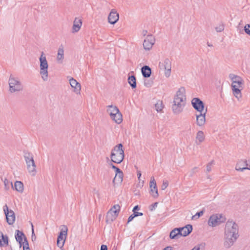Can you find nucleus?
<instances>
[{
    "label": "nucleus",
    "mask_w": 250,
    "mask_h": 250,
    "mask_svg": "<svg viewBox=\"0 0 250 250\" xmlns=\"http://www.w3.org/2000/svg\"><path fill=\"white\" fill-rule=\"evenodd\" d=\"M239 236L237 224L232 221H228L225 227L224 246L227 249L230 248L236 241Z\"/></svg>",
    "instance_id": "nucleus-1"
},
{
    "label": "nucleus",
    "mask_w": 250,
    "mask_h": 250,
    "mask_svg": "<svg viewBox=\"0 0 250 250\" xmlns=\"http://www.w3.org/2000/svg\"><path fill=\"white\" fill-rule=\"evenodd\" d=\"M186 90L184 87H181L173 98L171 108L174 114H179L181 113L186 105Z\"/></svg>",
    "instance_id": "nucleus-2"
},
{
    "label": "nucleus",
    "mask_w": 250,
    "mask_h": 250,
    "mask_svg": "<svg viewBox=\"0 0 250 250\" xmlns=\"http://www.w3.org/2000/svg\"><path fill=\"white\" fill-rule=\"evenodd\" d=\"M125 157L123 146L119 144L115 146L111 150L110 158L111 161L117 164H120Z\"/></svg>",
    "instance_id": "nucleus-3"
},
{
    "label": "nucleus",
    "mask_w": 250,
    "mask_h": 250,
    "mask_svg": "<svg viewBox=\"0 0 250 250\" xmlns=\"http://www.w3.org/2000/svg\"><path fill=\"white\" fill-rule=\"evenodd\" d=\"M40 75L42 79L44 81H46L48 79V64L46 58V56L43 52H42L39 58Z\"/></svg>",
    "instance_id": "nucleus-4"
},
{
    "label": "nucleus",
    "mask_w": 250,
    "mask_h": 250,
    "mask_svg": "<svg viewBox=\"0 0 250 250\" xmlns=\"http://www.w3.org/2000/svg\"><path fill=\"white\" fill-rule=\"evenodd\" d=\"M8 83L9 85V91L11 93L22 91L23 89L22 84L18 78L10 76L9 79Z\"/></svg>",
    "instance_id": "nucleus-5"
},
{
    "label": "nucleus",
    "mask_w": 250,
    "mask_h": 250,
    "mask_svg": "<svg viewBox=\"0 0 250 250\" xmlns=\"http://www.w3.org/2000/svg\"><path fill=\"white\" fill-rule=\"evenodd\" d=\"M225 221L226 219L222 214L219 213L213 214L209 217L208 224L209 227H215L225 222Z\"/></svg>",
    "instance_id": "nucleus-6"
},
{
    "label": "nucleus",
    "mask_w": 250,
    "mask_h": 250,
    "mask_svg": "<svg viewBox=\"0 0 250 250\" xmlns=\"http://www.w3.org/2000/svg\"><path fill=\"white\" fill-rule=\"evenodd\" d=\"M159 66L161 69L165 70V75L168 78L171 75V62L168 58H165L162 62H160Z\"/></svg>",
    "instance_id": "nucleus-7"
},
{
    "label": "nucleus",
    "mask_w": 250,
    "mask_h": 250,
    "mask_svg": "<svg viewBox=\"0 0 250 250\" xmlns=\"http://www.w3.org/2000/svg\"><path fill=\"white\" fill-rule=\"evenodd\" d=\"M67 228L64 226L61 229L57 238V245L58 247L62 249L64 244L67 234Z\"/></svg>",
    "instance_id": "nucleus-8"
},
{
    "label": "nucleus",
    "mask_w": 250,
    "mask_h": 250,
    "mask_svg": "<svg viewBox=\"0 0 250 250\" xmlns=\"http://www.w3.org/2000/svg\"><path fill=\"white\" fill-rule=\"evenodd\" d=\"M3 211L6 216V221L9 225H12L15 221V214L14 212L9 209L7 205L3 206Z\"/></svg>",
    "instance_id": "nucleus-9"
},
{
    "label": "nucleus",
    "mask_w": 250,
    "mask_h": 250,
    "mask_svg": "<svg viewBox=\"0 0 250 250\" xmlns=\"http://www.w3.org/2000/svg\"><path fill=\"white\" fill-rule=\"evenodd\" d=\"M120 210V206L118 205L113 206L107 213V218L109 220L113 221L116 219Z\"/></svg>",
    "instance_id": "nucleus-10"
},
{
    "label": "nucleus",
    "mask_w": 250,
    "mask_h": 250,
    "mask_svg": "<svg viewBox=\"0 0 250 250\" xmlns=\"http://www.w3.org/2000/svg\"><path fill=\"white\" fill-rule=\"evenodd\" d=\"M191 104L194 108L200 112H204V104L198 98H194L191 101Z\"/></svg>",
    "instance_id": "nucleus-11"
},
{
    "label": "nucleus",
    "mask_w": 250,
    "mask_h": 250,
    "mask_svg": "<svg viewBox=\"0 0 250 250\" xmlns=\"http://www.w3.org/2000/svg\"><path fill=\"white\" fill-rule=\"evenodd\" d=\"M155 38L151 35H148L145 39L143 43V46L145 50H149L155 43Z\"/></svg>",
    "instance_id": "nucleus-12"
},
{
    "label": "nucleus",
    "mask_w": 250,
    "mask_h": 250,
    "mask_svg": "<svg viewBox=\"0 0 250 250\" xmlns=\"http://www.w3.org/2000/svg\"><path fill=\"white\" fill-rule=\"evenodd\" d=\"M229 78L232 81V87H233L235 85L239 86V87H242L243 80L240 76L233 74H230L229 75Z\"/></svg>",
    "instance_id": "nucleus-13"
},
{
    "label": "nucleus",
    "mask_w": 250,
    "mask_h": 250,
    "mask_svg": "<svg viewBox=\"0 0 250 250\" xmlns=\"http://www.w3.org/2000/svg\"><path fill=\"white\" fill-rule=\"evenodd\" d=\"M207 112V109H206L203 112H200L196 114V124L199 126H203L206 123V115Z\"/></svg>",
    "instance_id": "nucleus-14"
},
{
    "label": "nucleus",
    "mask_w": 250,
    "mask_h": 250,
    "mask_svg": "<svg viewBox=\"0 0 250 250\" xmlns=\"http://www.w3.org/2000/svg\"><path fill=\"white\" fill-rule=\"evenodd\" d=\"M149 186L150 188V192L152 196L154 198L158 197L159 194L158 193L156 182L154 177H151Z\"/></svg>",
    "instance_id": "nucleus-15"
},
{
    "label": "nucleus",
    "mask_w": 250,
    "mask_h": 250,
    "mask_svg": "<svg viewBox=\"0 0 250 250\" xmlns=\"http://www.w3.org/2000/svg\"><path fill=\"white\" fill-rule=\"evenodd\" d=\"M119 14L115 9H112L108 17V21L111 24H115L119 20Z\"/></svg>",
    "instance_id": "nucleus-16"
},
{
    "label": "nucleus",
    "mask_w": 250,
    "mask_h": 250,
    "mask_svg": "<svg viewBox=\"0 0 250 250\" xmlns=\"http://www.w3.org/2000/svg\"><path fill=\"white\" fill-rule=\"evenodd\" d=\"M69 83L71 87L74 88V92L76 94H80L81 90V84L73 78L69 79Z\"/></svg>",
    "instance_id": "nucleus-17"
},
{
    "label": "nucleus",
    "mask_w": 250,
    "mask_h": 250,
    "mask_svg": "<svg viewBox=\"0 0 250 250\" xmlns=\"http://www.w3.org/2000/svg\"><path fill=\"white\" fill-rule=\"evenodd\" d=\"M248 164L246 160H240L238 161L236 165L235 169L237 171H243L245 169L250 170V167H249L247 166Z\"/></svg>",
    "instance_id": "nucleus-18"
},
{
    "label": "nucleus",
    "mask_w": 250,
    "mask_h": 250,
    "mask_svg": "<svg viewBox=\"0 0 250 250\" xmlns=\"http://www.w3.org/2000/svg\"><path fill=\"white\" fill-rule=\"evenodd\" d=\"M28 172L32 175L35 176L36 173V166L34 160H32L26 163Z\"/></svg>",
    "instance_id": "nucleus-19"
},
{
    "label": "nucleus",
    "mask_w": 250,
    "mask_h": 250,
    "mask_svg": "<svg viewBox=\"0 0 250 250\" xmlns=\"http://www.w3.org/2000/svg\"><path fill=\"white\" fill-rule=\"evenodd\" d=\"M180 232L181 233V236H187L192 230V226L191 225H187L183 228H179Z\"/></svg>",
    "instance_id": "nucleus-20"
},
{
    "label": "nucleus",
    "mask_w": 250,
    "mask_h": 250,
    "mask_svg": "<svg viewBox=\"0 0 250 250\" xmlns=\"http://www.w3.org/2000/svg\"><path fill=\"white\" fill-rule=\"evenodd\" d=\"M64 47L63 45H60L58 49L57 56V60L59 63H62L64 59Z\"/></svg>",
    "instance_id": "nucleus-21"
},
{
    "label": "nucleus",
    "mask_w": 250,
    "mask_h": 250,
    "mask_svg": "<svg viewBox=\"0 0 250 250\" xmlns=\"http://www.w3.org/2000/svg\"><path fill=\"white\" fill-rule=\"evenodd\" d=\"M205 139V135L202 130L198 131L196 135L195 143L197 145H200L203 143Z\"/></svg>",
    "instance_id": "nucleus-22"
},
{
    "label": "nucleus",
    "mask_w": 250,
    "mask_h": 250,
    "mask_svg": "<svg viewBox=\"0 0 250 250\" xmlns=\"http://www.w3.org/2000/svg\"><path fill=\"white\" fill-rule=\"evenodd\" d=\"M82 25V20L79 18H75L74 22L72 27L73 31L72 32H78Z\"/></svg>",
    "instance_id": "nucleus-23"
},
{
    "label": "nucleus",
    "mask_w": 250,
    "mask_h": 250,
    "mask_svg": "<svg viewBox=\"0 0 250 250\" xmlns=\"http://www.w3.org/2000/svg\"><path fill=\"white\" fill-rule=\"evenodd\" d=\"M8 245V237L6 235H4L0 231V247H2Z\"/></svg>",
    "instance_id": "nucleus-24"
},
{
    "label": "nucleus",
    "mask_w": 250,
    "mask_h": 250,
    "mask_svg": "<svg viewBox=\"0 0 250 250\" xmlns=\"http://www.w3.org/2000/svg\"><path fill=\"white\" fill-rule=\"evenodd\" d=\"M110 117L113 121L118 124L121 123L123 121L122 115L119 110L117 113L115 112L113 115L110 116Z\"/></svg>",
    "instance_id": "nucleus-25"
},
{
    "label": "nucleus",
    "mask_w": 250,
    "mask_h": 250,
    "mask_svg": "<svg viewBox=\"0 0 250 250\" xmlns=\"http://www.w3.org/2000/svg\"><path fill=\"white\" fill-rule=\"evenodd\" d=\"M180 229L175 228L171 231L169 234V237L171 239H176L181 236V233L180 232Z\"/></svg>",
    "instance_id": "nucleus-26"
},
{
    "label": "nucleus",
    "mask_w": 250,
    "mask_h": 250,
    "mask_svg": "<svg viewBox=\"0 0 250 250\" xmlns=\"http://www.w3.org/2000/svg\"><path fill=\"white\" fill-rule=\"evenodd\" d=\"M141 72L144 78H148L151 74V68L147 65H145L141 68Z\"/></svg>",
    "instance_id": "nucleus-27"
},
{
    "label": "nucleus",
    "mask_w": 250,
    "mask_h": 250,
    "mask_svg": "<svg viewBox=\"0 0 250 250\" xmlns=\"http://www.w3.org/2000/svg\"><path fill=\"white\" fill-rule=\"evenodd\" d=\"M15 236V239L18 242L22 241L23 240L24 241V238L26 237L23 232L19 230H16Z\"/></svg>",
    "instance_id": "nucleus-28"
},
{
    "label": "nucleus",
    "mask_w": 250,
    "mask_h": 250,
    "mask_svg": "<svg viewBox=\"0 0 250 250\" xmlns=\"http://www.w3.org/2000/svg\"><path fill=\"white\" fill-rule=\"evenodd\" d=\"M240 88L235 85L232 87L233 95L238 100L242 97Z\"/></svg>",
    "instance_id": "nucleus-29"
},
{
    "label": "nucleus",
    "mask_w": 250,
    "mask_h": 250,
    "mask_svg": "<svg viewBox=\"0 0 250 250\" xmlns=\"http://www.w3.org/2000/svg\"><path fill=\"white\" fill-rule=\"evenodd\" d=\"M107 107V112L109 114L110 116L113 115L115 112L117 113L119 110L116 106L113 105H108Z\"/></svg>",
    "instance_id": "nucleus-30"
},
{
    "label": "nucleus",
    "mask_w": 250,
    "mask_h": 250,
    "mask_svg": "<svg viewBox=\"0 0 250 250\" xmlns=\"http://www.w3.org/2000/svg\"><path fill=\"white\" fill-rule=\"evenodd\" d=\"M14 188L17 191L20 193H22L24 189L23 184L21 181H16L15 183Z\"/></svg>",
    "instance_id": "nucleus-31"
},
{
    "label": "nucleus",
    "mask_w": 250,
    "mask_h": 250,
    "mask_svg": "<svg viewBox=\"0 0 250 250\" xmlns=\"http://www.w3.org/2000/svg\"><path fill=\"white\" fill-rule=\"evenodd\" d=\"M128 83L132 88H135L136 87V80L135 76H129L128 78Z\"/></svg>",
    "instance_id": "nucleus-32"
},
{
    "label": "nucleus",
    "mask_w": 250,
    "mask_h": 250,
    "mask_svg": "<svg viewBox=\"0 0 250 250\" xmlns=\"http://www.w3.org/2000/svg\"><path fill=\"white\" fill-rule=\"evenodd\" d=\"M123 179V173L122 171H120L119 173H116L115 176L113 180V183L117 181L118 183H121Z\"/></svg>",
    "instance_id": "nucleus-33"
},
{
    "label": "nucleus",
    "mask_w": 250,
    "mask_h": 250,
    "mask_svg": "<svg viewBox=\"0 0 250 250\" xmlns=\"http://www.w3.org/2000/svg\"><path fill=\"white\" fill-rule=\"evenodd\" d=\"M24 159L26 162V163L34 160L33 155L31 153H30L28 152H24Z\"/></svg>",
    "instance_id": "nucleus-34"
},
{
    "label": "nucleus",
    "mask_w": 250,
    "mask_h": 250,
    "mask_svg": "<svg viewBox=\"0 0 250 250\" xmlns=\"http://www.w3.org/2000/svg\"><path fill=\"white\" fill-rule=\"evenodd\" d=\"M155 108L157 112L162 111L164 108V105L162 101L159 100L155 104Z\"/></svg>",
    "instance_id": "nucleus-35"
},
{
    "label": "nucleus",
    "mask_w": 250,
    "mask_h": 250,
    "mask_svg": "<svg viewBox=\"0 0 250 250\" xmlns=\"http://www.w3.org/2000/svg\"><path fill=\"white\" fill-rule=\"evenodd\" d=\"M3 183L4 185V188L6 190L9 189L10 187L14 188L12 182L9 181L7 179L5 178L3 181Z\"/></svg>",
    "instance_id": "nucleus-36"
},
{
    "label": "nucleus",
    "mask_w": 250,
    "mask_h": 250,
    "mask_svg": "<svg viewBox=\"0 0 250 250\" xmlns=\"http://www.w3.org/2000/svg\"><path fill=\"white\" fill-rule=\"evenodd\" d=\"M204 213V210L203 209L201 211L198 212L196 213L195 215H193L192 217V219H197L199 218L200 216H202Z\"/></svg>",
    "instance_id": "nucleus-37"
},
{
    "label": "nucleus",
    "mask_w": 250,
    "mask_h": 250,
    "mask_svg": "<svg viewBox=\"0 0 250 250\" xmlns=\"http://www.w3.org/2000/svg\"><path fill=\"white\" fill-rule=\"evenodd\" d=\"M224 30V26L223 24H219L215 27V30L217 32H221Z\"/></svg>",
    "instance_id": "nucleus-38"
},
{
    "label": "nucleus",
    "mask_w": 250,
    "mask_h": 250,
    "mask_svg": "<svg viewBox=\"0 0 250 250\" xmlns=\"http://www.w3.org/2000/svg\"><path fill=\"white\" fill-rule=\"evenodd\" d=\"M214 164V161H211L210 162H209L207 166V169L206 171L207 172H209L211 170V166Z\"/></svg>",
    "instance_id": "nucleus-39"
},
{
    "label": "nucleus",
    "mask_w": 250,
    "mask_h": 250,
    "mask_svg": "<svg viewBox=\"0 0 250 250\" xmlns=\"http://www.w3.org/2000/svg\"><path fill=\"white\" fill-rule=\"evenodd\" d=\"M153 82L149 80H146L144 82V85L147 87H151L152 85Z\"/></svg>",
    "instance_id": "nucleus-40"
},
{
    "label": "nucleus",
    "mask_w": 250,
    "mask_h": 250,
    "mask_svg": "<svg viewBox=\"0 0 250 250\" xmlns=\"http://www.w3.org/2000/svg\"><path fill=\"white\" fill-rule=\"evenodd\" d=\"M168 186V182L167 180H164L162 185V189L165 190Z\"/></svg>",
    "instance_id": "nucleus-41"
},
{
    "label": "nucleus",
    "mask_w": 250,
    "mask_h": 250,
    "mask_svg": "<svg viewBox=\"0 0 250 250\" xmlns=\"http://www.w3.org/2000/svg\"><path fill=\"white\" fill-rule=\"evenodd\" d=\"M244 30L245 32L250 36V24H246L244 27Z\"/></svg>",
    "instance_id": "nucleus-42"
},
{
    "label": "nucleus",
    "mask_w": 250,
    "mask_h": 250,
    "mask_svg": "<svg viewBox=\"0 0 250 250\" xmlns=\"http://www.w3.org/2000/svg\"><path fill=\"white\" fill-rule=\"evenodd\" d=\"M197 167H193L191 171L189 172V176L190 177L193 176L194 173H195L197 171Z\"/></svg>",
    "instance_id": "nucleus-43"
},
{
    "label": "nucleus",
    "mask_w": 250,
    "mask_h": 250,
    "mask_svg": "<svg viewBox=\"0 0 250 250\" xmlns=\"http://www.w3.org/2000/svg\"><path fill=\"white\" fill-rule=\"evenodd\" d=\"M23 249L25 248H29L28 241L26 237L24 238V241L22 243Z\"/></svg>",
    "instance_id": "nucleus-44"
},
{
    "label": "nucleus",
    "mask_w": 250,
    "mask_h": 250,
    "mask_svg": "<svg viewBox=\"0 0 250 250\" xmlns=\"http://www.w3.org/2000/svg\"><path fill=\"white\" fill-rule=\"evenodd\" d=\"M110 165L112 168L115 170L116 173H119L120 171H122L120 168L114 166L113 164L111 163Z\"/></svg>",
    "instance_id": "nucleus-45"
},
{
    "label": "nucleus",
    "mask_w": 250,
    "mask_h": 250,
    "mask_svg": "<svg viewBox=\"0 0 250 250\" xmlns=\"http://www.w3.org/2000/svg\"><path fill=\"white\" fill-rule=\"evenodd\" d=\"M158 202H155L154 204H152L150 207V210L151 211H153L155 208L157 207Z\"/></svg>",
    "instance_id": "nucleus-46"
},
{
    "label": "nucleus",
    "mask_w": 250,
    "mask_h": 250,
    "mask_svg": "<svg viewBox=\"0 0 250 250\" xmlns=\"http://www.w3.org/2000/svg\"><path fill=\"white\" fill-rule=\"evenodd\" d=\"M133 214H134V216H135V217H137L138 216H142L143 215V213L136 212V211H133Z\"/></svg>",
    "instance_id": "nucleus-47"
},
{
    "label": "nucleus",
    "mask_w": 250,
    "mask_h": 250,
    "mask_svg": "<svg viewBox=\"0 0 250 250\" xmlns=\"http://www.w3.org/2000/svg\"><path fill=\"white\" fill-rule=\"evenodd\" d=\"M134 217L133 213L130 215L128 218V223L131 221Z\"/></svg>",
    "instance_id": "nucleus-48"
},
{
    "label": "nucleus",
    "mask_w": 250,
    "mask_h": 250,
    "mask_svg": "<svg viewBox=\"0 0 250 250\" xmlns=\"http://www.w3.org/2000/svg\"><path fill=\"white\" fill-rule=\"evenodd\" d=\"M31 226H32V240H33V237L35 236V234H34V229H33V224L31 223Z\"/></svg>",
    "instance_id": "nucleus-49"
},
{
    "label": "nucleus",
    "mask_w": 250,
    "mask_h": 250,
    "mask_svg": "<svg viewBox=\"0 0 250 250\" xmlns=\"http://www.w3.org/2000/svg\"><path fill=\"white\" fill-rule=\"evenodd\" d=\"M100 250H107V247L106 245H102L101 246Z\"/></svg>",
    "instance_id": "nucleus-50"
},
{
    "label": "nucleus",
    "mask_w": 250,
    "mask_h": 250,
    "mask_svg": "<svg viewBox=\"0 0 250 250\" xmlns=\"http://www.w3.org/2000/svg\"><path fill=\"white\" fill-rule=\"evenodd\" d=\"M191 250H200V246L199 245L193 247Z\"/></svg>",
    "instance_id": "nucleus-51"
},
{
    "label": "nucleus",
    "mask_w": 250,
    "mask_h": 250,
    "mask_svg": "<svg viewBox=\"0 0 250 250\" xmlns=\"http://www.w3.org/2000/svg\"><path fill=\"white\" fill-rule=\"evenodd\" d=\"M137 176H138V179L140 180V177L141 176V172L140 171H137Z\"/></svg>",
    "instance_id": "nucleus-52"
},
{
    "label": "nucleus",
    "mask_w": 250,
    "mask_h": 250,
    "mask_svg": "<svg viewBox=\"0 0 250 250\" xmlns=\"http://www.w3.org/2000/svg\"><path fill=\"white\" fill-rule=\"evenodd\" d=\"M163 250H172V247L170 246H167Z\"/></svg>",
    "instance_id": "nucleus-53"
},
{
    "label": "nucleus",
    "mask_w": 250,
    "mask_h": 250,
    "mask_svg": "<svg viewBox=\"0 0 250 250\" xmlns=\"http://www.w3.org/2000/svg\"><path fill=\"white\" fill-rule=\"evenodd\" d=\"M139 207L138 205L135 206L133 209V211H135L136 210H139Z\"/></svg>",
    "instance_id": "nucleus-54"
},
{
    "label": "nucleus",
    "mask_w": 250,
    "mask_h": 250,
    "mask_svg": "<svg viewBox=\"0 0 250 250\" xmlns=\"http://www.w3.org/2000/svg\"><path fill=\"white\" fill-rule=\"evenodd\" d=\"M147 33V31L146 30H144L143 31V34L144 36H145Z\"/></svg>",
    "instance_id": "nucleus-55"
},
{
    "label": "nucleus",
    "mask_w": 250,
    "mask_h": 250,
    "mask_svg": "<svg viewBox=\"0 0 250 250\" xmlns=\"http://www.w3.org/2000/svg\"><path fill=\"white\" fill-rule=\"evenodd\" d=\"M19 243V245H20V247L21 248V246H22V243L23 242L22 241H21L20 242H18Z\"/></svg>",
    "instance_id": "nucleus-56"
},
{
    "label": "nucleus",
    "mask_w": 250,
    "mask_h": 250,
    "mask_svg": "<svg viewBox=\"0 0 250 250\" xmlns=\"http://www.w3.org/2000/svg\"><path fill=\"white\" fill-rule=\"evenodd\" d=\"M207 45L208 46H210V47L212 46V45L211 44L209 43V42L207 43Z\"/></svg>",
    "instance_id": "nucleus-57"
},
{
    "label": "nucleus",
    "mask_w": 250,
    "mask_h": 250,
    "mask_svg": "<svg viewBox=\"0 0 250 250\" xmlns=\"http://www.w3.org/2000/svg\"><path fill=\"white\" fill-rule=\"evenodd\" d=\"M23 250H30L29 248H23Z\"/></svg>",
    "instance_id": "nucleus-58"
}]
</instances>
